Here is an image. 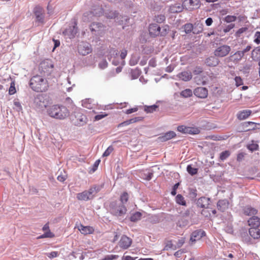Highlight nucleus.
<instances>
[{
  "label": "nucleus",
  "mask_w": 260,
  "mask_h": 260,
  "mask_svg": "<svg viewBox=\"0 0 260 260\" xmlns=\"http://www.w3.org/2000/svg\"><path fill=\"white\" fill-rule=\"evenodd\" d=\"M44 106L47 109V113L49 116L57 119H64L70 115L69 110L64 106L54 105L47 108L46 105Z\"/></svg>",
  "instance_id": "f257e3e1"
},
{
  "label": "nucleus",
  "mask_w": 260,
  "mask_h": 260,
  "mask_svg": "<svg viewBox=\"0 0 260 260\" xmlns=\"http://www.w3.org/2000/svg\"><path fill=\"white\" fill-rule=\"evenodd\" d=\"M30 88L36 92L46 91L49 87V83L45 77L37 75L32 77L30 80Z\"/></svg>",
  "instance_id": "f03ea898"
},
{
  "label": "nucleus",
  "mask_w": 260,
  "mask_h": 260,
  "mask_svg": "<svg viewBox=\"0 0 260 260\" xmlns=\"http://www.w3.org/2000/svg\"><path fill=\"white\" fill-rule=\"evenodd\" d=\"M53 64L51 60L46 59L40 63L39 71L42 76L46 77L50 75L53 70Z\"/></svg>",
  "instance_id": "7ed1b4c3"
},
{
  "label": "nucleus",
  "mask_w": 260,
  "mask_h": 260,
  "mask_svg": "<svg viewBox=\"0 0 260 260\" xmlns=\"http://www.w3.org/2000/svg\"><path fill=\"white\" fill-rule=\"evenodd\" d=\"M168 26L166 25L161 28L158 24L152 23L150 24L149 26V32L150 36L152 37H156L159 35L165 36L168 32Z\"/></svg>",
  "instance_id": "20e7f679"
},
{
  "label": "nucleus",
  "mask_w": 260,
  "mask_h": 260,
  "mask_svg": "<svg viewBox=\"0 0 260 260\" xmlns=\"http://www.w3.org/2000/svg\"><path fill=\"white\" fill-rule=\"evenodd\" d=\"M87 121V117L82 113V110L77 109L74 111V118H72V121L75 125L82 126L86 123Z\"/></svg>",
  "instance_id": "39448f33"
},
{
  "label": "nucleus",
  "mask_w": 260,
  "mask_h": 260,
  "mask_svg": "<svg viewBox=\"0 0 260 260\" xmlns=\"http://www.w3.org/2000/svg\"><path fill=\"white\" fill-rule=\"evenodd\" d=\"M95 190V187H91L88 190H84L77 194V199L80 201H88L93 198V193Z\"/></svg>",
  "instance_id": "423d86ee"
},
{
  "label": "nucleus",
  "mask_w": 260,
  "mask_h": 260,
  "mask_svg": "<svg viewBox=\"0 0 260 260\" xmlns=\"http://www.w3.org/2000/svg\"><path fill=\"white\" fill-rule=\"evenodd\" d=\"M183 6L186 10L191 11L199 8L201 3L200 0H185Z\"/></svg>",
  "instance_id": "0eeeda50"
},
{
  "label": "nucleus",
  "mask_w": 260,
  "mask_h": 260,
  "mask_svg": "<svg viewBox=\"0 0 260 260\" xmlns=\"http://www.w3.org/2000/svg\"><path fill=\"white\" fill-rule=\"evenodd\" d=\"M78 50L81 55H86L91 52V46L88 43L81 42L78 46Z\"/></svg>",
  "instance_id": "6e6552de"
},
{
  "label": "nucleus",
  "mask_w": 260,
  "mask_h": 260,
  "mask_svg": "<svg viewBox=\"0 0 260 260\" xmlns=\"http://www.w3.org/2000/svg\"><path fill=\"white\" fill-rule=\"evenodd\" d=\"M103 9L100 6H95L91 11L86 12L84 14V17H100L104 15Z\"/></svg>",
  "instance_id": "1a4fd4ad"
},
{
  "label": "nucleus",
  "mask_w": 260,
  "mask_h": 260,
  "mask_svg": "<svg viewBox=\"0 0 260 260\" xmlns=\"http://www.w3.org/2000/svg\"><path fill=\"white\" fill-rule=\"evenodd\" d=\"M231 51L229 46L224 45L218 47L214 51V55L216 56L224 57L227 55Z\"/></svg>",
  "instance_id": "9d476101"
},
{
  "label": "nucleus",
  "mask_w": 260,
  "mask_h": 260,
  "mask_svg": "<svg viewBox=\"0 0 260 260\" xmlns=\"http://www.w3.org/2000/svg\"><path fill=\"white\" fill-rule=\"evenodd\" d=\"M74 25L70 26L63 32L64 35L67 36L69 39L74 38L78 32V27L77 26V23L76 20H74Z\"/></svg>",
  "instance_id": "9b49d317"
},
{
  "label": "nucleus",
  "mask_w": 260,
  "mask_h": 260,
  "mask_svg": "<svg viewBox=\"0 0 260 260\" xmlns=\"http://www.w3.org/2000/svg\"><path fill=\"white\" fill-rule=\"evenodd\" d=\"M211 200L209 198L205 197L199 198L197 202L198 207L203 209H208L211 205Z\"/></svg>",
  "instance_id": "f8f14e48"
},
{
  "label": "nucleus",
  "mask_w": 260,
  "mask_h": 260,
  "mask_svg": "<svg viewBox=\"0 0 260 260\" xmlns=\"http://www.w3.org/2000/svg\"><path fill=\"white\" fill-rule=\"evenodd\" d=\"M177 130L183 134H197L199 132V130L197 128L184 125L178 126Z\"/></svg>",
  "instance_id": "ddd939ff"
},
{
  "label": "nucleus",
  "mask_w": 260,
  "mask_h": 260,
  "mask_svg": "<svg viewBox=\"0 0 260 260\" xmlns=\"http://www.w3.org/2000/svg\"><path fill=\"white\" fill-rule=\"evenodd\" d=\"M132 243L131 239L126 236H123L119 242V245L121 248L126 249L131 245Z\"/></svg>",
  "instance_id": "4468645a"
},
{
  "label": "nucleus",
  "mask_w": 260,
  "mask_h": 260,
  "mask_svg": "<svg viewBox=\"0 0 260 260\" xmlns=\"http://www.w3.org/2000/svg\"><path fill=\"white\" fill-rule=\"evenodd\" d=\"M194 94L198 98L205 99L206 98L208 95V91L205 87H199L194 89Z\"/></svg>",
  "instance_id": "2eb2a0df"
},
{
  "label": "nucleus",
  "mask_w": 260,
  "mask_h": 260,
  "mask_svg": "<svg viewBox=\"0 0 260 260\" xmlns=\"http://www.w3.org/2000/svg\"><path fill=\"white\" fill-rule=\"evenodd\" d=\"M205 235L206 233L204 231L201 230L195 231L192 233L190 240L192 242H194L200 240Z\"/></svg>",
  "instance_id": "dca6fc26"
},
{
  "label": "nucleus",
  "mask_w": 260,
  "mask_h": 260,
  "mask_svg": "<svg viewBox=\"0 0 260 260\" xmlns=\"http://www.w3.org/2000/svg\"><path fill=\"white\" fill-rule=\"evenodd\" d=\"M257 125H260L259 123H255L251 121L245 122L243 124V127L245 128V131L248 132L259 128Z\"/></svg>",
  "instance_id": "f3484780"
},
{
  "label": "nucleus",
  "mask_w": 260,
  "mask_h": 260,
  "mask_svg": "<svg viewBox=\"0 0 260 260\" xmlns=\"http://www.w3.org/2000/svg\"><path fill=\"white\" fill-rule=\"evenodd\" d=\"M252 112L250 110H244L239 111L237 114V118L240 120H243L247 118L251 114Z\"/></svg>",
  "instance_id": "a211bd4d"
},
{
  "label": "nucleus",
  "mask_w": 260,
  "mask_h": 260,
  "mask_svg": "<svg viewBox=\"0 0 260 260\" xmlns=\"http://www.w3.org/2000/svg\"><path fill=\"white\" fill-rule=\"evenodd\" d=\"M248 225L251 227H259L260 225V218L257 216H253L248 220Z\"/></svg>",
  "instance_id": "6ab92c4d"
},
{
  "label": "nucleus",
  "mask_w": 260,
  "mask_h": 260,
  "mask_svg": "<svg viewBox=\"0 0 260 260\" xmlns=\"http://www.w3.org/2000/svg\"><path fill=\"white\" fill-rule=\"evenodd\" d=\"M249 235L253 239H258L260 238V229L259 227H252L249 230Z\"/></svg>",
  "instance_id": "aec40b11"
},
{
  "label": "nucleus",
  "mask_w": 260,
  "mask_h": 260,
  "mask_svg": "<svg viewBox=\"0 0 260 260\" xmlns=\"http://www.w3.org/2000/svg\"><path fill=\"white\" fill-rule=\"evenodd\" d=\"M176 136V134L173 131H170L168 132L165 134H164L162 136L159 137L158 139L160 140L161 142H165L168 141Z\"/></svg>",
  "instance_id": "412c9836"
},
{
  "label": "nucleus",
  "mask_w": 260,
  "mask_h": 260,
  "mask_svg": "<svg viewBox=\"0 0 260 260\" xmlns=\"http://www.w3.org/2000/svg\"><path fill=\"white\" fill-rule=\"evenodd\" d=\"M80 232L84 235L92 234L94 230L92 226L80 225L78 228Z\"/></svg>",
  "instance_id": "4be33fe9"
},
{
  "label": "nucleus",
  "mask_w": 260,
  "mask_h": 260,
  "mask_svg": "<svg viewBox=\"0 0 260 260\" xmlns=\"http://www.w3.org/2000/svg\"><path fill=\"white\" fill-rule=\"evenodd\" d=\"M217 206L218 210H225L228 209L229 202L226 199L221 200L218 202Z\"/></svg>",
  "instance_id": "5701e85b"
},
{
  "label": "nucleus",
  "mask_w": 260,
  "mask_h": 260,
  "mask_svg": "<svg viewBox=\"0 0 260 260\" xmlns=\"http://www.w3.org/2000/svg\"><path fill=\"white\" fill-rule=\"evenodd\" d=\"M178 77L184 81H188L191 79L192 75L189 72L183 71L177 75Z\"/></svg>",
  "instance_id": "b1692460"
},
{
  "label": "nucleus",
  "mask_w": 260,
  "mask_h": 260,
  "mask_svg": "<svg viewBox=\"0 0 260 260\" xmlns=\"http://www.w3.org/2000/svg\"><path fill=\"white\" fill-rule=\"evenodd\" d=\"M184 7V6H183V4L181 5L180 4H176L170 6L169 11L172 13H179L183 11Z\"/></svg>",
  "instance_id": "393cba45"
},
{
  "label": "nucleus",
  "mask_w": 260,
  "mask_h": 260,
  "mask_svg": "<svg viewBox=\"0 0 260 260\" xmlns=\"http://www.w3.org/2000/svg\"><path fill=\"white\" fill-rule=\"evenodd\" d=\"M206 63L210 67H215L218 64L219 60L215 56H210L206 60Z\"/></svg>",
  "instance_id": "a878e982"
},
{
  "label": "nucleus",
  "mask_w": 260,
  "mask_h": 260,
  "mask_svg": "<svg viewBox=\"0 0 260 260\" xmlns=\"http://www.w3.org/2000/svg\"><path fill=\"white\" fill-rule=\"evenodd\" d=\"M43 9L39 7H36L34 9V14L38 21L42 22L43 20Z\"/></svg>",
  "instance_id": "bb28decb"
},
{
  "label": "nucleus",
  "mask_w": 260,
  "mask_h": 260,
  "mask_svg": "<svg viewBox=\"0 0 260 260\" xmlns=\"http://www.w3.org/2000/svg\"><path fill=\"white\" fill-rule=\"evenodd\" d=\"M104 27V25L101 23H92L90 26L91 31H99Z\"/></svg>",
  "instance_id": "cd10ccee"
},
{
  "label": "nucleus",
  "mask_w": 260,
  "mask_h": 260,
  "mask_svg": "<svg viewBox=\"0 0 260 260\" xmlns=\"http://www.w3.org/2000/svg\"><path fill=\"white\" fill-rule=\"evenodd\" d=\"M243 57V53L242 52H240V51H238L236 52L232 56H231L232 60L234 62H237Z\"/></svg>",
  "instance_id": "c85d7f7f"
},
{
  "label": "nucleus",
  "mask_w": 260,
  "mask_h": 260,
  "mask_svg": "<svg viewBox=\"0 0 260 260\" xmlns=\"http://www.w3.org/2000/svg\"><path fill=\"white\" fill-rule=\"evenodd\" d=\"M104 15L107 18L114 19L118 16V13L115 11L107 10L105 12Z\"/></svg>",
  "instance_id": "c756f323"
},
{
  "label": "nucleus",
  "mask_w": 260,
  "mask_h": 260,
  "mask_svg": "<svg viewBox=\"0 0 260 260\" xmlns=\"http://www.w3.org/2000/svg\"><path fill=\"white\" fill-rule=\"evenodd\" d=\"M82 105L86 108L91 109L92 108V100L90 99H85L82 101Z\"/></svg>",
  "instance_id": "7c9ffc66"
},
{
  "label": "nucleus",
  "mask_w": 260,
  "mask_h": 260,
  "mask_svg": "<svg viewBox=\"0 0 260 260\" xmlns=\"http://www.w3.org/2000/svg\"><path fill=\"white\" fill-rule=\"evenodd\" d=\"M158 108V106L156 105H153L151 106H144V111L147 113H152L155 111Z\"/></svg>",
  "instance_id": "2f4dec72"
},
{
  "label": "nucleus",
  "mask_w": 260,
  "mask_h": 260,
  "mask_svg": "<svg viewBox=\"0 0 260 260\" xmlns=\"http://www.w3.org/2000/svg\"><path fill=\"white\" fill-rule=\"evenodd\" d=\"M176 202L177 204L181 205H186V202L184 200V197L180 194H178L176 197Z\"/></svg>",
  "instance_id": "473e14b6"
},
{
  "label": "nucleus",
  "mask_w": 260,
  "mask_h": 260,
  "mask_svg": "<svg viewBox=\"0 0 260 260\" xmlns=\"http://www.w3.org/2000/svg\"><path fill=\"white\" fill-rule=\"evenodd\" d=\"M180 95L183 98H189L192 96V92L190 89H186L181 92Z\"/></svg>",
  "instance_id": "72a5a7b5"
},
{
  "label": "nucleus",
  "mask_w": 260,
  "mask_h": 260,
  "mask_svg": "<svg viewBox=\"0 0 260 260\" xmlns=\"http://www.w3.org/2000/svg\"><path fill=\"white\" fill-rule=\"evenodd\" d=\"M260 56V47H256L254 49L251 53V57L255 59Z\"/></svg>",
  "instance_id": "f704fd0d"
},
{
  "label": "nucleus",
  "mask_w": 260,
  "mask_h": 260,
  "mask_svg": "<svg viewBox=\"0 0 260 260\" xmlns=\"http://www.w3.org/2000/svg\"><path fill=\"white\" fill-rule=\"evenodd\" d=\"M230 154L231 153L228 150L223 151L220 154L219 159L223 161L226 159L230 155Z\"/></svg>",
  "instance_id": "c9c22d12"
},
{
  "label": "nucleus",
  "mask_w": 260,
  "mask_h": 260,
  "mask_svg": "<svg viewBox=\"0 0 260 260\" xmlns=\"http://www.w3.org/2000/svg\"><path fill=\"white\" fill-rule=\"evenodd\" d=\"M142 214L141 212H135L131 216L130 219L132 221L135 222L139 220L141 217Z\"/></svg>",
  "instance_id": "e433bc0d"
},
{
  "label": "nucleus",
  "mask_w": 260,
  "mask_h": 260,
  "mask_svg": "<svg viewBox=\"0 0 260 260\" xmlns=\"http://www.w3.org/2000/svg\"><path fill=\"white\" fill-rule=\"evenodd\" d=\"M187 171L191 175H194L197 174L198 169L192 167L191 165H188L187 167Z\"/></svg>",
  "instance_id": "4c0bfd02"
},
{
  "label": "nucleus",
  "mask_w": 260,
  "mask_h": 260,
  "mask_svg": "<svg viewBox=\"0 0 260 260\" xmlns=\"http://www.w3.org/2000/svg\"><path fill=\"white\" fill-rule=\"evenodd\" d=\"M193 28L191 23H187L184 25V31L186 34H189L191 31H193Z\"/></svg>",
  "instance_id": "58836bf2"
},
{
  "label": "nucleus",
  "mask_w": 260,
  "mask_h": 260,
  "mask_svg": "<svg viewBox=\"0 0 260 260\" xmlns=\"http://www.w3.org/2000/svg\"><path fill=\"white\" fill-rule=\"evenodd\" d=\"M16 92V89L15 88V83L14 81L11 82L10 86L9 89V94L10 95H13Z\"/></svg>",
  "instance_id": "ea45409f"
},
{
  "label": "nucleus",
  "mask_w": 260,
  "mask_h": 260,
  "mask_svg": "<svg viewBox=\"0 0 260 260\" xmlns=\"http://www.w3.org/2000/svg\"><path fill=\"white\" fill-rule=\"evenodd\" d=\"M55 237V235L52 232H48V233H44L43 235L39 236L38 237V239H43V238H52Z\"/></svg>",
  "instance_id": "a19ab883"
},
{
  "label": "nucleus",
  "mask_w": 260,
  "mask_h": 260,
  "mask_svg": "<svg viewBox=\"0 0 260 260\" xmlns=\"http://www.w3.org/2000/svg\"><path fill=\"white\" fill-rule=\"evenodd\" d=\"M120 201L122 204L127 203L128 200V194L126 192H123L120 196Z\"/></svg>",
  "instance_id": "79ce46f5"
},
{
  "label": "nucleus",
  "mask_w": 260,
  "mask_h": 260,
  "mask_svg": "<svg viewBox=\"0 0 260 260\" xmlns=\"http://www.w3.org/2000/svg\"><path fill=\"white\" fill-rule=\"evenodd\" d=\"M203 30V24H198L197 26L193 28V33L194 34H198Z\"/></svg>",
  "instance_id": "37998d69"
},
{
  "label": "nucleus",
  "mask_w": 260,
  "mask_h": 260,
  "mask_svg": "<svg viewBox=\"0 0 260 260\" xmlns=\"http://www.w3.org/2000/svg\"><path fill=\"white\" fill-rule=\"evenodd\" d=\"M237 17L233 15H228L224 18V21L227 23H231L236 20Z\"/></svg>",
  "instance_id": "c03bdc74"
},
{
  "label": "nucleus",
  "mask_w": 260,
  "mask_h": 260,
  "mask_svg": "<svg viewBox=\"0 0 260 260\" xmlns=\"http://www.w3.org/2000/svg\"><path fill=\"white\" fill-rule=\"evenodd\" d=\"M248 30V28L246 27H244L239 28L235 33V36L237 38H239L241 36V34L245 32Z\"/></svg>",
  "instance_id": "a18cd8bd"
},
{
  "label": "nucleus",
  "mask_w": 260,
  "mask_h": 260,
  "mask_svg": "<svg viewBox=\"0 0 260 260\" xmlns=\"http://www.w3.org/2000/svg\"><path fill=\"white\" fill-rule=\"evenodd\" d=\"M154 20L157 23H162L165 20V16L164 15H158L155 16Z\"/></svg>",
  "instance_id": "49530a36"
},
{
  "label": "nucleus",
  "mask_w": 260,
  "mask_h": 260,
  "mask_svg": "<svg viewBox=\"0 0 260 260\" xmlns=\"http://www.w3.org/2000/svg\"><path fill=\"white\" fill-rule=\"evenodd\" d=\"M114 150V148L112 146H110L108 147V148L105 150L103 154V156L107 157L109 156Z\"/></svg>",
  "instance_id": "de8ad7c7"
},
{
  "label": "nucleus",
  "mask_w": 260,
  "mask_h": 260,
  "mask_svg": "<svg viewBox=\"0 0 260 260\" xmlns=\"http://www.w3.org/2000/svg\"><path fill=\"white\" fill-rule=\"evenodd\" d=\"M13 102L14 105L16 108L17 111H19L22 110V106L18 99H15Z\"/></svg>",
  "instance_id": "09e8293b"
},
{
  "label": "nucleus",
  "mask_w": 260,
  "mask_h": 260,
  "mask_svg": "<svg viewBox=\"0 0 260 260\" xmlns=\"http://www.w3.org/2000/svg\"><path fill=\"white\" fill-rule=\"evenodd\" d=\"M235 81L236 85L237 87H238V86L243 84V80L239 76H236L235 78Z\"/></svg>",
  "instance_id": "8fccbe9b"
},
{
  "label": "nucleus",
  "mask_w": 260,
  "mask_h": 260,
  "mask_svg": "<svg viewBox=\"0 0 260 260\" xmlns=\"http://www.w3.org/2000/svg\"><path fill=\"white\" fill-rule=\"evenodd\" d=\"M248 149L250 150L253 151L258 149V145L256 143H252L249 144L248 147Z\"/></svg>",
  "instance_id": "3c124183"
},
{
  "label": "nucleus",
  "mask_w": 260,
  "mask_h": 260,
  "mask_svg": "<svg viewBox=\"0 0 260 260\" xmlns=\"http://www.w3.org/2000/svg\"><path fill=\"white\" fill-rule=\"evenodd\" d=\"M139 61V58L136 56H133L129 60V64L131 66H135L137 64Z\"/></svg>",
  "instance_id": "603ef678"
},
{
  "label": "nucleus",
  "mask_w": 260,
  "mask_h": 260,
  "mask_svg": "<svg viewBox=\"0 0 260 260\" xmlns=\"http://www.w3.org/2000/svg\"><path fill=\"white\" fill-rule=\"evenodd\" d=\"M254 42L256 44L260 43V31H256L254 35Z\"/></svg>",
  "instance_id": "864d4df0"
},
{
  "label": "nucleus",
  "mask_w": 260,
  "mask_h": 260,
  "mask_svg": "<svg viewBox=\"0 0 260 260\" xmlns=\"http://www.w3.org/2000/svg\"><path fill=\"white\" fill-rule=\"evenodd\" d=\"M108 115L107 114H106L105 113H101L100 114L96 115L94 117V120H99L100 119H102L103 118H105Z\"/></svg>",
  "instance_id": "5fc2aeb1"
},
{
  "label": "nucleus",
  "mask_w": 260,
  "mask_h": 260,
  "mask_svg": "<svg viewBox=\"0 0 260 260\" xmlns=\"http://www.w3.org/2000/svg\"><path fill=\"white\" fill-rule=\"evenodd\" d=\"M203 71V69L201 67H196L193 71V73L194 75H199L202 73Z\"/></svg>",
  "instance_id": "6e6d98bb"
},
{
  "label": "nucleus",
  "mask_w": 260,
  "mask_h": 260,
  "mask_svg": "<svg viewBox=\"0 0 260 260\" xmlns=\"http://www.w3.org/2000/svg\"><path fill=\"white\" fill-rule=\"evenodd\" d=\"M59 254L57 251H52L50 253H47V255L50 258L56 257L58 256Z\"/></svg>",
  "instance_id": "4d7b16f0"
},
{
  "label": "nucleus",
  "mask_w": 260,
  "mask_h": 260,
  "mask_svg": "<svg viewBox=\"0 0 260 260\" xmlns=\"http://www.w3.org/2000/svg\"><path fill=\"white\" fill-rule=\"evenodd\" d=\"M132 75L133 76V79H136L137 78L140 74V71L139 70H133L132 71Z\"/></svg>",
  "instance_id": "13d9d810"
},
{
  "label": "nucleus",
  "mask_w": 260,
  "mask_h": 260,
  "mask_svg": "<svg viewBox=\"0 0 260 260\" xmlns=\"http://www.w3.org/2000/svg\"><path fill=\"white\" fill-rule=\"evenodd\" d=\"M189 194L192 199H195L197 196V190L196 189H190L189 190Z\"/></svg>",
  "instance_id": "bf43d9fd"
},
{
  "label": "nucleus",
  "mask_w": 260,
  "mask_h": 260,
  "mask_svg": "<svg viewBox=\"0 0 260 260\" xmlns=\"http://www.w3.org/2000/svg\"><path fill=\"white\" fill-rule=\"evenodd\" d=\"M235 27L234 24H231L228 25L223 29V31L225 33H226L230 31L232 29H233Z\"/></svg>",
  "instance_id": "052dcab7"
},
{
  "label": "nucleus",
  "mask_w": 260,
  "mask_h": 260,
  "mask_svg": "<svg viewBox=\"0 0 260 260\" xmlns=\"http://www.w3.org/2000/svg\"><path fill=\"white\" fill-rule=\"evenodd\" d=\"M42 230L45 233H48V232H51L50 230V228H49V223H46L43 227L42 228Z\"/></svg>",
  "instance_id": "680f3d73"
},
{
  "label": "nucleus",
  "mask_w": 260,
  "mask_h": 260,
  "mask_svg": "<svg viewBox=\"0 0 260 260\" xmlns=\"http://www.w3.org/2000/svg\"><path fill=\"white\" fill-rule=\"evenodd\" d=\"M118 255H117L111 254V255H107L105 257V259L106 260H112V259H116L117 258H118Z\"/></svg>",
  "instance_id": "e2e57ef3"
},
{
  "label": "nucleus",
  "mask_w": 260,
  "mask_h": 260,
  "mask_svg": "<svg viewBox=\"0 0 260 260\" xmlns=\"http://www.w3.org/2000/svg\"><path fill=\"white\" fill-rule=\"evenodd\" d=\"M138 110V108L137 107H135V108H133L127 109L125 111V113L126 114H131L132 113H134V112H135L137 111Z\"/></svg>",
  "instance_id": "0e129e2a"
},
{
  "label": "nucleus",
  "mask_w": 260,
  "mask_h": 260,
  "mask_svg": "<svg viewBox=\"0 0 260 260\" xmlns=\"http://www.w3.org/2000/svg\"><path fill=\"white\" fill-rule=\"evenodd\" d=\"M143 120V118L141 117H137L130 119V122L131 123H135Z\"/></svg>",
  "instance_id": "69168bd1"
},
{
  "label": "nucleus",
  "mask_w": 260,
  "mask_h": 260,
  "mask_svg": "<svg viewBox=\"0 0 260 260\" xmlns=\"http://www.w3.org/2000/svg\"><path fill=\"white\" fill-rule=\"evenodd\" d=\"M131 123L130 122V119H129L128 120L125 121L123 122L119 123L118 125V127H120L123 126H126V125H129Z\"/></svg>",
  "instance_id": "338daca9"
},
{
  "label": "nucleus",
  "mask_w": 260,
  "mask_h": 260,
  "mask_svg": "<svg viewBox=\"0 0 260 260\" xmlns=\"http://www.w3.org/2000/svg\"><path fill=\"white\" fill-rule=\"evenodd\" d=\"M185 242V239L184 238H181L180 239L178 240V242L177 244V246L178 247H180Z\"/></svg>",
  "instance_id": "774afa93"
}]
</instances>
